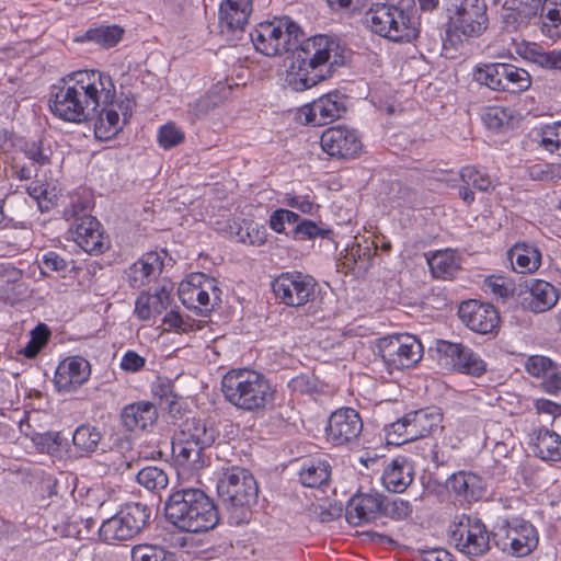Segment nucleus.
<instances>
[{"instance_id":"20e7f679","label":"nucleus","mask_w":561,"mask_h":561,"mask_svg":"<svg viewBox=\"0 0 561 561\" xmlns=\"http://www.w3.org/2000/svg\"><path fill=\"white\" fill-rule=\"evenodd\" d=\"M221 392L227 402L245 412L266 410L274 403L276 393L263 374L248 368L227 371L221 380Z\"/></svg>"},{"instance_id":"473e14b6","label":"nucleus","mask_w":561,"mask_h":561,"mask_svg":"<svg viewBox=\"0 0 561 561\" xmlns=\"http://www.w3.org/2000/svg\"><path fill=\"white\" fill-rule=\"evenodd\" d=\"M207 448L197 445V443L190 440L180 435H175L172 442V453L176 461L193 470L203 468L206 465L204 451Z\"/></svg>"},{"instance_id":"9b49d317","label":"nucleus","mask_w":561,"mask_h":561,"mask_svg":"<svg viewBox=\"0 0 561 561\" xmlns=\"http://www.w3.org/2000/svg\"><path fill=\"white\" fill-rule=\"evenodd\" d=\"M451 539L458 550L467 556L479 557L490 550V535L484 523L477 516L460 514L449 526Z\"/></svg>"},{"instance_id":"6e6552de","label":"nucleus","mask_w":561,"mask_h":561,"mask_svg":"<svg viewBox=\"0 0 561 561\" xmlns=\"http://www.w3.org/2000/svg\"><path fill=\"white\" fill-rule=\"evenodd\" d=\"M473 79L493 91L510 94L526 92L533 83L531 76L526 69L507 62L478 65L473 71Z\"/></svg>"},{"instance_id":"3c124183","label":"nucleus","mask_w":561,"mask_h":561,"mask_svg":"<svg viewBox=\"0 0 561 561\" xmlns=\"http://www.w3.org/2000/svg\"><path fill=\"white\" fill-rule=\"evenodd\" d=\"M543 0H505L504 8L516 12L522 19L530 20L541 9Z\"/></svg>"},{"instance_id":"8fccbe9b","label":"nucleus","mask_w":561,"mask_h":561,"mask_svg":"<svg viewBox=\"0 0 561 561\" xmlns=\"http://www.w3.org/2000/svg\"><path fill=\"white\" fill-rule=\"evenodd\" d=\"M23 152L37 167L49 164L53 156L50 147L43 140L25 142Z\"/></svg>"},{"instance_id":"6e6d98bb","label":"nucleus","mask_w":561,"mask_h":561,"mask_svg":"<svg viewBox=\"0 0 561 561\" xmlns=\"http://www.w3.org/2000/svg\"><path fill=\"white\" fill-rule=\"evenodd\" d=\"M554 367L556 364L550 358L541 355L530 356L525 364L528 374L542 380Z\"/></svg>"},{"instance_id":"37998d69","label":"nucleus","mask_w":561,"mask_h":561,"mask_svg":"<svg viewBox=\"0 0 561 561\" xmlns=\"http://www.w3.org/2000/svg\"><path fill=\"white\" fill-rule=\"evenodd\" d=\"M538 144L546 151L561 157V122L545 125L539 133Z\"/></svg>"},{"instance_id":"a878e982","label":"nucleus","mask_w":561,"mask_h":561,"mask_svg":"<svg viewBox=\"0 0 561 561\" xmlns=\"http://www.w3.org/2000/svg\"><path fill=\"white\" fill-rule=\"evenodd\" d=\"M445 489L456 499L468 502L478 501L484 494L482 479L479 476L467 471H459L448 477Z\"/></svg>"},{"instance_id":"a211bd4d","label":"nucleus","mask_w":561,"mask_h":561,"mask_svg":"<svg viewBox=\"0 0 561 561\" xmlns=\"http://www.w3.org/2000/svg\"><path fill=\"white\" fill-rule=\"evenodd\" d=\"M363 431L359 413L352 408L334 411L325 428L327 439L335 446L350 445L358 440Z\"/></svg>"},{"instance_id":"393cba45","label":"nucleus","mask_w":561,"mask_h":561,"mask_svg":"<svg viewBox=\"0 0 561 561\" xmlns=\"http://www.w3.org/2000/svg\"><path fill=\"white\" fill-rule=\"evenodd\" d=\"M162 267L160 255L148 252L125 271L126 280L133 288L144 287L161 273Z\"/></svg>"},{"instance_id":"f3484780","label":"nucleus","mask_w":561,"mask_h":561,"mask_svg":"<svg viewBox=\"0 0 561 561\" xmlns=\"http://www.w3.org/2000/svg\"><path fill=\"white\" fill-rule=\"evenodd\" d=\"M436 350L446 365L461 374L479 377L486 370V364L480 355L462 343L439 340Z\"/></svg>"},{"instance_id":"4c0bfd02","label":"nucleus","mask_w":561,"mask_h":561,"mask_svg":"<svg viewBox=\"0 0 561 561\" xmlns=\"http://www.w3.org/2000/svg\"><path fill=\"white\" fill-rule=\"evenodd\" d=\"M540 13V31L547 38H561V0H543Z\"/></svg>"},{"instance_id":"c03bdc74","label":"nucleus","mask_w":561,"mask_h":561,"mask_svg":"<svg viewBox=\"0 0 561 561\" xmlns=\"http://www.w3.org/2000/svg\"><path fill=\"white\" fill-rule=\"evenodd\" d=\"M133 561H173V553L158 545H137L131 549Z\"/></svg>"},{"instance_id":"5701e85b","label":"nucleus","mask_w":561,"mask_h":561,"mask_svg":"<svg viewBox=\"0 0 561 561\" xmlns=\"http://www.w3.org/2000/svg\"><path fill=\"white\" fill-rule=\"evenodd\" d=\"M209 290L213 291L214 299L219 300L220 290L215 286V280L199 274L191 277L187 282L181 283L179 296L187 308H205L207 310L210 305Z\"/></svg>"},{"instance_id":"13d9d810","label":"nucleus","mask_w":561,"mask_h":561,"mask_svg":"<svg viewBox=\"0 0 561 561\" xmlns=\"http://www.w3.org/2000/svg\"><path fill=\"white\" fill-rule=\"evenodd\" d=\"M43 273L57 272L66 273L69 267V262L55 251H47L42 255L39 262Z\"/></svg>"},{"instance_id":"f257e3e1","label":"nucleus","mask_w":561,"mask_h":561,"mask_svg":"<svg viewBox=\"0 0 561 561\" xmlns=\"http://www.w3.org/2000/svg\"><path fill=\"white\" fill-rule=\"evenodd\" d=\"M115 98L116 87L108 73L84 69L68 73L53 87L49 107L56 117L69 123L95 118V137L108 140L131 116V102L117 103Z\"/></svg>"},{"instance_id":"7c9ffc66","label":"nucleus","mask_w":561,"mask_h":561,"mask_svg":"<svg viewBox=\"0 0 561 561\" xmlns=\"http://www.w3.org/2000/svg\"><path fill=\"white\" fill-rule=\"evenodd\" d=\"M170 305V290L162 286L154 293L142 291L136 299L135 313L142 320L148 321L161 314Z\"/></svg>"},{"instance_id":"49530a36","label":"nucleus","mask_w":561,"mask_h":561,"mask_svg":"<svg viewBox=\"0 0 561 561\" xmlns=\"http://www.w3.org/2000/svg\"><path fill=\"white\" fill-rule=\"evenodd\" d=\"M50 331L44 323H39L31 331V339L21 351L26 358H35L48 343Z\"/></svg>"},{"instance_id":"a19ab883","label":"nucleus","mask_w":561,"mask_h":561,"mask_svg":"<svg viewBox=\"0 0 561 561\" xmlns=\"http://www.w3.org/2000/svg\"><path fill=\"white\" fill-rule=\"evenodd\" d=\"M124 30L118 25H101L85 32L84 38L102 48L114 47L123 37Z\"/></svg>"},{"instance_id":"cd10ccee","label":"nucleus","mask_w":561,"mask_h":561,"mask_svg":"<svg viewBox=\"0 0 561 561\" xmlns=\"http://www.w3.org/2000/svg\"><path fill=\"white\" fill-rule=\"evenodd\" d=\"M414 468L407 457L392 459L383 469L381 481L385 488L393 493H401L412 483Z\"/></svg>"},{"instance_id":"412c9836","label":"nucleus","mask_w":561,"mask_h":561,"mask_svg":"<svg viewBox=\"0 0 561 561\" xmlns=\"http://www.w3.org/2000/svg\"><path fill=\"white\" fill-rule=\"evenodd\" d=\"M386 499L377 493H358L354 495L346 506V518L355 526L373 522L383 515Z\"/></svg>"},{"instance_id":"bf43d9fd","label":"nucleus","mask_w":561,"mask_h":561,"mask_svg":"<svg viewBox=\"0 0 561 561\" xmlns=\"http://www.w3.org/2000/svg\"><path fill=\"white\" fill-rule=\"evenodd\" d=\"M511 119V114L507 108L493 106L486 108L483 114V121L488 128L490 129H500L504 125L508 124Z\"/></svg>"},{"instance_id":"de8ad7c7","label":"nucleus","mask_w":561,"mask_h":561,"mask_svg":"<svg viewBox=\"0 0 561 561\" xmlns=\"http://www.w3.org/2000/svg\"><path fill=\"white\" fill-rule=\"evenodd\" d=\"M237 238L242 243L260 247L266 242L267 230L263 225L249 221L238 229Z\"/></svg>"},{"instance_id":"4be33fe9","label":"nucleus","mask_w":561,"mask_h":561,"mask_svg":"<svg viewBox=\"0 0 561 561\" xmlns=\"http://www.w3.org/2000/svg\"><path fill=\"white\" fill-rule=\"evenodd\" d=\"M91 375L90 363L81 356H70L59 363L55 371L58 391L71 392L85 383Z\"/></svg>"},{"instance_id":"f704fd0d","label":"nucleus","mask_w":561,"mask_h":561,"mask_svg":"<svg viewBox=\"0 0 561 561\" xmlns=\"http://www.w3.org/2000/svg\"><path fill=\"white\" fill-rule=\"evenodd\" d=\"M534 454L543 461L561 463V435L546 427L536 432Z\"/></svg>"},{"instance_id":"c9c22d12","label":"nucleus","mask_w":561,"mask_h":561,"mask_svg":"<svg viewBox=\"0 0 561 561\" xmlns=\"http://www.w3.org/2000/svg\"><path fill=\"white\" fill-rule=\"evenodd\" d=\"M331 476V466L322 458L306 459L299 470V481L307 488H320Z\"/></svg>"},{"instance_id":"c85d7f7f","label":"nucleus","mask_w":561,"mask_h":561,"mask_svg":"<svg viewBox=\"0 0 561 561\" xmlns=\"http://www.w3.org/2000/svg\"><path fill=\"white\" fill-rule=\"evenodd\" d=\"M528 296L525 306L533 312L541 313L550 310L559 300V290L543 279H531L527 285Z\"/></svg>"},{"instance_id":"4d7b16f0","label":"nucleus","mask_w":561,"mask_h":561,"mask_svg":"<svg viewBox=\"0 0 561 561\" xmlns=\"http://www.w3.org/2000/svg\"><path fill=\"white\" fill-rule=\"evenodd\" d=\"M299 221V215L284 208L274 210L270 216V227L277 233L285 231V224H297Z\"/></svg>"},{"instance_id":"39448f33","label":"nucleus","mask_w":561,"mask_h":561,"mask_svg":"<svg viewBox=\"0 0 561 561\" xmlns=\"http://www.w3.org/2000/svg\"><path fill=\"white\" fill-rule=\"evenodd\" d=\"M217 491L226 504L228 522L240 526L249 523L251 506L257 500V484L252 473L241 467L226 469L218 483Z\"/></svg>"},{"instance_id":"a18cd8bd","label":"nucleus","mask_w":561,"mask_h":561,"mask_svg":"<svg viewBox=\"0 0 561 561\" xmlns=\"http://www.w3.org/2000/svg\"><path fill=\"white\" fill-rule=\"evenodd\" d=\"M483 290L496 298L506 299L515 293V283L503 275H490L483 282Z\"/></svg>"},{"instance_id":"2eb2a0df","label":"nucleus","mask_w":561,"mask_h":561,"mask_svg":"<svg viewBox=\"0 0 561 561\" xmlns=\"http://www.w3.org/2000/svg\"><path fill=\"white\" fill-rule=\"evenodd\" d=\"M275 298L288 307H301L314 296L316 279L301 272H284L272 280Z\"/></svg>"},{"instance_id":"f8f14e48","label":"nucleus","mask_w":561,"mask_h":561,"mask_svg":"<svg viewBox=\"0 0 561 561\" xmlns=\"http://www.w3.org/2000/svg\"><path fill=\"white\" fill-rule=\"evenodd\" d=\"M83 211L81 204H72L67 207L64 215L75 221L69 228L73 241L89 254H101L108 248V239L104 234L101 222L91 215L79 216Z\"/></svg>"},{"instance_id":"774afa93","label":"nucleus","mask_w":561,"mask_h":561,"mask_svg":"<svg viewBox=\"0 0 561 561\" xmlns=\"http://www.w3.org/2000/svg\"><path fill=\"white\" fill-rule=\"evenodd\" d=\"M327 2L333 9H358L364 4V0H327Z\"/></svg>"},{"instance_id":"4468645a","label":"nucleus","mask_w":561,"mask_h":561,"mask_svg":"<svg viewBox=\"0 0 561 561\" xmlns=\"http://www.w3.org/2000/svg\"><path fill=\"white\" fill-rule=\"evenodd\" d=\"M378 351L390 373L394 369L410 368L423 356L421 342L410 334H394L380 339Z\"/></svg>"},{"instance_id":"bb28decb","label":"nucleus","mask_w":561,"mask_h":561,"mask_svg":"<svg viewBox=\"0 0 561 561\" xmlns=\"http://www.w3.org/2000/svg\"><path fill=\"white\" fill-rule=\"evenodd\" d=\"M124 427L129 432H144L152 427L158 419L154 404L140 401L126 405L121 414Z\"/></svg>"},{"instance_id":"6ab92c4d","label":"nucleus","mask_w":561,"mask_h":561,"mask_svg":"<svg viewBox=\"0 0 561 561\" xmlns=\"http://www.w3.org/2000/svg\"><path fill=\"white\" fill-rule=\"evenodd\" d=\"M346 108V96L339 91H332L305 106L304 114L308 124L323 126L339 119Z\"/></svg>"},{"instance_id":"09e8293b","label":"nucleus","mask_w":561,"mask_h":561,"mask_svg":"<svg viewBox=\"0 0 561 561\" xmlns=\"http://www.w3.org/2000/svg\"><path fill=\"white\" fill-rule=\"evenodd\" d=\"M162 322L165 325L164 331H172L179 334L190 333L199 329L195 320L187 316L183 317L180 312L173 310L163 317Z\"/></svg>"},{"instance_id":"b1692460","label":"nucleus","mask_w":561,"mask_h":561,"mask_svg":"<svg viewBox=\"0 0 561 561\" xmlns=\"http://www.w3.org/2000/svg\"><path fill=\"white\" fill-rule=\"evenodd\" d=\"M253 10V0H225L219 7V25L222 32H242Z\"/></svg>"},{"instance_id":"0eeeda50","label":"nucleus","mask_w":561,"mask_h":561,"mask_svg":"<svg viewBox=\"0 0 561 561\" xmlns=\"http://www.w3.org/2000/svg\"><path fill=\"white\" fill-rule=\"evenodd\" d=\"M443 421L437 408H424L405 413L402 417L386 426L387 440L400 446L430 436Z\"/></svg>"},{"instance_id":"7ed1b4c3","label":"nucleus","mask_w":561,"mask_h":561,"mask_svg":"<svg viewBox=\"0 0 561 561\" xmlns=\"http://www.w3.org/2000/svg\"><path fill=\"white\" fill-rule=\"evenodd\" d=\"M167 519L187 533H206L219 523L218 508L201 489L183 488L170 494L165 502Z\"/></svg>"},{"instance_id":"ea45409f","label":"nucleus","mask_w":561,"mask_h":561,"mask_svg":"<svg viewBox=\"0 0 561 561\" xmlns=\"http://www.w3.org/2000/svg\"><path fill=\"white\" fill-rule=\"evenodd\" d=\"M101 438L102 434L98 427L83 424L73 432L72 443L78 453L91 454L96 450Z\"/></svg>"},{"instance_id":"dca6fc26","label":"nucleus","mask_w":561,"mask_h":561,"mask_svg":"<svg viewBox=\"0 0 561 561\" xmlns=\"http://www.w3.org/2000/svg\"><path fill=\"white\" fill-rule=\"evenodd\" d=\"M324 152L336 159H354L363 151V142L354 128L339 125L325 129L320 138Z\"/></svg>"},{"instance_id":"052dcab7","label":"nucleus","mask_w":561,"mask_h":561,"mask_svg":"<svg viewBox=\"0 0 561 561\" xmlns=\"http://www.w3.org/2000/svg\"><path fill=\"white\" fill-rule=\"evenodd\" d=\"M412 513V505L409 501L402 499H394L391 502L386 500V507L383 515H388L394 519H403Z\"/></svg>"},{"instance_id":"69168bd1","label":"nucleus","mask_w":561,"mask_h":561,"mask_svg":"<svg viewBox=\"0 0 561 561\" xmlns=\"http://www.w3.org/2000/svg\"><path fill=\"white\" fill-rule=\"evenodd\" d=\"M534 407L538 414H549L552 416L561 415V404L545 398L536 399Z\"/></svg>"},{"instance_id":"2f4dec72","label":"nucleus","mask_w":561,"mask_h":561,"mask_svg":"<svg viewBox=\"0 0 561 561\" xmlns=\"http://www.w3.org/2000/svg\"><path fill=\"white\" fill-rule=\"evenodd\" d=\"M516 53L524 60L543 69L561 70V48L545 50L537 43L523 42L517 46Z\"/></svg>"},{"instance_id":"5fc2aeb1","label":"nucleus","mask_w":561,"mask_h":561,"mask_svg":"<svg viewBox=\"0 0 561 561\" xmlns=\"http://www.w3.org/2000/svg\"><path fill=\"white\" fill-rule=\"evenodd\" d=\"M184 140L183 131L173 123H168L159 128L158 142L163 149H170Z\"/></svg>"},{"instance_id":"680f3d73","label":"nucleus","mask_w":561,"mask_h":561,"mask_svg":"<svg viewBox=\"0 0 561 561\" xmlns=\"http://www.w3.org/2000/svg\"><path fill=\"white\" fill-rule=\"evenodd\" d=\"M145 365L146 358L133 350L126 351L121 359V368L126 373H138Z\"/></svg>"},{"instance_id":"603ef678","label":"nucleus","mask_w":561,"mask_h":561,"mask_svg":"<svg viewBox=\"0 0 561 561\" xmlns=\"http://www.w3.org/2000/svg\"><path fill=\"white\" fill-rule=\"evenodd\" d=\"M331 233L330 229L322 228L316 222L304 219L297 224L294 229V238L298 240H313L316 238H325Z\"/></svg>"},{"instance_id":"f03ea898","label":"nucleus","mask_w":561,"mask_h":561,"mask_svg":"<svg viewBox=\"0 0 561 561\" xmlns=\"http://www.w3.org/2000/svg\"><path fill=\"white\" fill-rule=\"evenodd\" d=\"M301 35L300 26L288 16L262 22L250 34L255 49L265 56L294 53L287 82L295 91L312 88L345 61V49L340 41L316 35L298 45Z\"/></svg>"},{"instance_id":"9d476101","label":"nucleus","mask_w":561,"mask_h":561,"mask_svg":"<svg viewBox=\"0 0 561 561\" xmlns=\"http://www.w3.org/2000/svg\"><path fill=\"white\" fill-rule=\"evenodd\" d=\"M150 510L140 503L126 504L118 513L104 520L99 529L103 541L128 540L136 536L147 524Z\"/></svg>"},{"instance_id":"e2e57ef3","label":"nucleus","mask_w":561,"mask_h":561,"mask_svg":"<svg viewBox=\"0 0 561 561\" xmlns=\"http://www.w3.org/2000/svg\"><path fill=\"white\" fill-rule=\"evenodd\" d=\"M540 389L551 396H561V369L557 365L540 382Z\"/></svg>"},{"instance_id":"864d4df0","label":"nucleus","mask_w":561,"mask_h":561,"mask_svg":"<svg viewBox=\"0 0 561 561\" xmlns=\"http://www.w3.org/2000/svg\"><path fill=\"white\" fill-rule=\"evenodd\" d=\"M535 181H554L561 179V163H536L528 169Z\"/></svg>"},{"instance_id":"338daca9","label":"nucleus","mask_w":561,"mask_h":561,"mask_svg":"<svg viewBox=\"0 0 561 561\" xmlns=\"http://www.w3.org/2000/svg\"><path fill=\"white\" fill-rule=\"evenodd\" d=\"M423 561H454L453 556L445 549H431L422 554Z\"/></svg>"},{"instance_id":"c756f323","label":"nucleus","mask_w":561,"mask_h":561,"mask_svg":"<svg viewBox=\"0 0 561 561\" xmlns=\"http://www.w3.org/2000/svg\"><path fill=\"white\" fill-rule=\"evenodd\" d=\"M512 268L518 274L535 273L541 265L542 255L535 245L526 242L514 244L507 252Z\"/></svg>"},{"instance_id":"ddd939ff","label":"nucleus","mask_w":561,"mask_h":561,"mask_svg":"<svg viewBox=\"0 0 561 561\" xmlns=\"http://www.w3.org/2000/svg\"><path fill=\"white\" fill-rule=\"evenodd\" d=\"M497 546L514 557H526L538 546L539 537L536 527L528 520L514 517L505 519L497 526Z\"/></svg>"},{"instance_id":"0e129e2a","label":"nucleus","mask_w":561,"mask_h":561,"mask_svg":"<svg viewBox=\"0 0 561 561\" xmlns=\"http://www.w3.org/2000/svg\"><path fill=\"white\" fill-rule=\"evenodd\" d=\"M286 205L289 207L296 208L304 214H312L314 209V203L310 199L308 195H295L288 196L286 198Z\"/></svg>"},{"instance_id":"e433bc0d","label":"nucleus","mask_w":561,"mask_h":561,"mask_svg":"<svg viewBox=\"0 0 561 561\" xmlns=\"http://www.w3.org/2000/svg\"><path fill=\"white\" fill-rule=\"evenodd\" d=\"M181 437L197 443V445L209 448L216 439L217 431L201 419H186L178 433Z\"/></svg>"},{"instance_id":"58836bf2","label":"nucleus","mask_w":561,"mask_h":561,"mask_svg":"<svg viewBox=\"0 0 561 561\" xmlns=\"http://www.w3.org/2000/svg\"><path fill=\"white\" fill-rule=\"evenodd\" d=\"M430 270L436 278H451L459 270L458 257L453 250L437 251L427 259Z\"/></svg>"},{"instance_id":"72a5a7b5","label":"nucleus","mask_w":561,"mask_h":561,"mask_svg":"<svg viewBox=\"0 0 561 561\" xmlns=\"http://www.w3.org/2000/svg\"><path fill=\"white\" fill-rule=\"evenodd\" d=\"M459 175L462 182V185L459 187V196L467 205L472 204L476 198L470 187L480 192H488L493 187L491 178L476 167L467 165L461 168Z\"/></svg>"},{"instance_id":"79ce46f5","label":"nucleus","mask_w":561,"mask_h":561,"mask_svg":"<svg viewBox=\"0 0 561 561\" xmlns=\"http://www.w3.org/2000/svg\"><path fill=\"white\" fill-rule=\"evenodd\" d=\"M137 482L149 491H159L165 489L169 483L167 472L157 467L148 466L137 473Z\"/></svg>"},{"instance_id":"1a4fd4ad","label":"nucleus","mask_w":561,"mask_h":561,"mask_svg":"<svg viewBox=\"0 0 561 561\" xmlns=\"http://www.w3.org/2000/svg\"><path fill=\"white\" fill-rule=\"evenodd\" d=\"M448 33L479 37L488 28L484 0H447Z\"/></svg>"},{"instance_id":"aec40b11","label":"nucleus","mask_w":561,"mask_h":561,"mask_svg":"<svg viewBox=\"0 0 561 561\" xmlns=\"http://www.w3.org/2000/svg\"><path fill=\"white\" fill-rule=\"evenodd\" d=\"M458 316L466 327L480 334L492 333L500 322L496 309L478 300L463 301L459 306Z\"/></svg>"},{"instance_id":"423d86ee","label":"nucleus","mask_w":561,"mask_h":561,"mask_svg":"<svg viewBox=\"0 0 561 561\" xmlns=\"http://www.w3.org/2000/svg\"><path fill=\"white\" fill-rule=\"evenodd\" d=\"M364 22L374 33L397 43H409L419 35L415 18L393 4L373 5L366 11Z\"/></svg>"}]
</instances>
